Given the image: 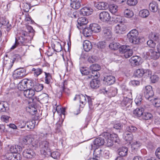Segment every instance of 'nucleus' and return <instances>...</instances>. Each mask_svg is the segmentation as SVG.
<instances>
[{
    "label": "nucleus",
    "instance_id": "nucleus-43",
    "mask_svg": "<svg viewBox=\"0 0 160 160\" xmlns=\"http://www.w3.org/2000/svg\"><path fill=\"white\" fill-rule=\"evenodd\" d=\"M45 77V83L47 84H50L51 82L52 79L51 75L49 73L44 72Z\"/></svg>",
    "mask_w": 160,
    "mask_h": 160
},
{
    "label": "nucleus",
    "instance_id": "nucleus-64",
    "mask_svg": "<svg viewBox=\"0 0 160 160\" xmlns=\"http://www.w3.org/2000/svg\"><path fill=\"white\" fill-rule=\"evenodd\" d=\"M23 11L26 12H28L29 11V9L31 8V6L29 4L27 3L23 4Z\"/></svg>",
    "mask_w": 160,
    "mask_h": 160
},
{
    "label": "nucleus",
    "instance_id": "nucleus-53",
    "mask_svg": "<svg viewBox=\"0 0 160 160\" xmlns=\"http://www.w3.org/2000/svg\"><path fill=\"white\" fill-rule=\"evenodd\" d=\"M35 125V121L34 120L30 121L27 123V127L30 129H32L34 128Z\"/></svg>",
    "mask_w": 160,
    "mask_h": 160
},
{
    "label": "nucleus",
    "instance_id": "nucleus-45",
    "mask_svg": "<svg viewBox=\"0 0 160 160\" xmlns=\"http://www.w3.org/2000/svg\"><path fill=\"white\" fill-rule=\"evenodd\" d=\"M124 13L125 16L127 18H131L133 16V12L128 9L124 10Z\"/></svg>",
    "mask_w": 160,
    "mask_h": 160
},
{
    "label": "nucleus",
    "instance_id": "nucleus-18",
    "mask_svg": "<svg viewBox=\"0 0 160 160\" xmlns=\"http://www.w3.org/2000/svg\"><path fill=\"white\" fill-rule=\"evenodd\" d=\"M103 33L104 37L107 39H111L112 37V32L110 29L107 28L103 30Z\"/></svg>",
    "mask_w": 160,
    "mask_h": 160
},
{
    "label": "nucleus",
    "instance_id": "nucleus-12",
    "mask_svg": "<svg viewBox=\"0 0 160 160\" xmlns=\"http://www.w3.org/2000/svg\"><path fill=\"white\" fill-rule=\"evenodd\" d=\"M93 142V144L92 145V148L93 147L97 148L103 145L104 143L105 140L103 138L98 137L95 139Z\"/></svg>",
    "mask_w": 160,
    "mask_h": 160
},
{
    "label": "nucleus",
    "instance_id": "nucleus-19",
    "mask_svg": "<svg viewBox=\"0 0 160 160\" xmlns=\"http://www.w3.org/2000/svg\"><path fill=\"white\" fill-rule=\"evenodd\" d=\"M121 104L123 107H126V108L131 107V100L128 98L124 97L122 101Z\"/></svg>",
    "mask_w": 160,
    "mask_h": 160
},
{
    "label": "nucleus",
    "instance_id": "nucleus-2",
    "mask_svg": "<svg viewBox=\"0 0 160 160\" xmlns=\"http://www.w3.org/2000/svg\"><path fill=\"white\" fill-rule=\"evenodd\" d=\"M67 81L66 80L61 83H60L59 87L57 90V95L58 97L60 98L61 97L63 92H64L67 94L70 93L69 90L67 87Z\"/></svg>",
    "mask_w": 160,
    "mask_h": 160
},
{
    "label": "nucleus",
    "instance_id": "nucleus-4",
    "mask_svg": "<svg viewBox=\"0 0 160 160\" xmlns=\"http://www.w3.org/2000/svg\"><path fill=\"white\" fill-rule=\"evenodd\" d=\"M34 139L33 137V136L32 135H29L25 136L23 137L22 139V142L25 144H29L31 143L32 145L35 148L38 146V142L37 141H35L34 142Z\"/></svg>",
    "mask_w": 160,
    "mask_h": 160
},
{
    "label": "nucleus",
    "instance_id": "nucleus-5",
    "mask_svg": "<svg viewBox=\"0 0 160 160\" xmlns=\"http://www.w3.org/2000/svg\"><path fill=\"white\" fill-rule=\"evenodd\" d=\"M39 147L41 153L44 155H46L48 152H50L49 143L47 141L41 142L40 143Z\"/></svg>",
    "mask_w": 160,
    "mask_h": 160
},
{
    "label": "nucleus",
    "instance_id": "nucleus-16",
    "mask_svg": "<svg viewBox=\"0 0 160 160\" xmlns=\"http://www.w3.org/2000/svg\"><path fill=\"white\" fill-rule=\"evenodd\" d=\"M90 28L92 30V32L97 33L99 32L101 30V27L99 25L96 23H92L89 25Z\"/></svg>",
    "mask_w": 160,
    "mask_h": 160
},
{
    "label": "nucleus",
    "instance_id": "nucleus-8",
    "mask_svg": "<svg viewBox=\"0 0 160 160\" xmlns=\"http://www.w3.org/2000/svg\"><path fill=\"white\" fill-rule=\"evenodd\" d=\"M144 94L145 98L148 100L151 101V99L154 95L152 87L150 85L146 86L144 90Z\"/></svg>",
    "mask_w": 160,
    "mask_h": 160
},
{
    "label": "nucleus",
    "instance_id": "nucleus-14",
    "mask_svg": "<svg viewBox=\"0 0 160 160\" xmlns=\"http://www.w3.org/2000/svg\"><path fill=\"white\" fill-rule=\"evenodd\" d=\"M93 9L90 7H85L82 8L80 11V13L83 16L89 15L91 14Z\"/></svg>",
    "mask_w": 160,
    "mask_h": 160
},
{
    "label": "nucleus",
    "instance_id": "nucleus-25",
    "mask_svg": "<svg viewBox=\"0 0 160 160\" xmlns=\"http://www.w3.org/2000/svg\"><path fill=\"white\" fill-rule=\"evenodd\" d=\"M144 111L142 108H137L133 111V114L135 116L140 117L142 115Z\"/></svg>",
    "mask_w": 160,
    "mask_h": 160
},
{
    "label": "nucleus",
    "instance_id": "nucleus-48",
    "mask_svg": "<svg viewBox=\"0 0 160 160\" xmlns=\"http://www.w3.org/2000/svg\"><path fill=\"white\" fill-rule=\"evenodd\" d=\"M86 96H85L82 94H80L79 98V101L80 103L82 104V105L84 106L87 103Z\"/></svg>",
    "mask_w": 160,
    "mask_h": 160
},
{
    "label": "nucleus",
    "instance_id": "nucleus-46",
    "mask_svg": "<svg viewBox=\"0 0 160 160\" xmlns=\"http://www.w3.org/2000/svg\"><path fill=\"white\" fill-rule=\"evenodd\" d=\"M102 151L101 149L96 148L95 149L93 152V156L95 158H99L101 154Z\"/></svg>",
    "mask_w": 160,
    "mask_h": 160
},
{
    "label": "nucleus",
    "instance_id": "nucleus-33",
    "mask_svg": "<svg viewBox=\"0 0 160 160\" xmlns=\"http://www.w3.org/2000/svg\"><path fill=\"white\" fill-rule=\"evenodd\" d=\"M3 157V158L5 159V160H17L16 158V156L11 152L6 153Z\"/></svg>",
    "mask_w": 160,
    "mask_h": 160
},
{
    "label": "nucleus",
    "instance_id": "nucleus-29",
    "mask_svg": "<svg viewBox=\"0 0 160 160\" xmlns=\"http://www.w3.org/2000/svg\"><path fill=\"white\" fill-rule=\"evenodd\" d=\"M83 49L86 52L89 51L92 48L91 42L88 40H85L83 43Z\"/></svg>",
    "mask_w": 160,
    "mask_h": 160
},
{
    "label": "nucleus",
    "instance_id": "nucleus-34",
    "mask_svg": "<svg viewBox=\"0 0 160 160\" xmlns=\"http://www.w3.org/2000/svg\"><path fill=\"white\" fill-rule=\"evenodd\" d=\"M140 58L138 56H134L132 57L129 60V61L132 64L137 66L139 64Z\"/></svg>",
    "mask_w": 160,
    "mask_h": 160
},
{
    "label": "nucleus",
    "instance_id": "nucleus-58",
    "mask_svg": "<svg viewBox=\"0 0 160 160\" xmlns=\"http://www.w3.org/2000/svg\"><path fill=\"white\" fill-rule=\"evenodd\" d=\"M130 48L129 46L123 45L121 47L120 46L119 51L120 52L124 53L126 51H127V50H128Z\"/></svg>",
    "mask_w": 160,
    "mask_h": 160
},
{
    "label": "nucleus",
    "instance_id": "nucleus-23",
    "mask_svg": "<svg viewBox=\"0 0 160 160\" xmlns=\"http://www.w3.org/2000/svg\"><path fill=\"white\" fill-rule=\"evenodd\" d=\"M115 31L117 33H122L126 29V26L123 24H118L115 27Z\"/></svg>",
    "mask_w": 160,
    "mask_h": 160
},
{
    "label": "nucleus",
    "instance_id": "nucleus-55",
    "mask_svg": "<svg viewBox=\"0 0 160 160\" xmlns=\"http://www.w3.org/2000/svg\"><path fill=\"white\" fill-rule=\"evenodd\" d=\"M152 53L151 55V59H152L154 60L157 59L159 58L160 56L159 53H157V52L154 51L152 49Z\"/></svg>",
    "mask_w": 160,
    "mask_h": 160
},
{
    "label": "nucleus",
    "instance_id": "nucleus-32",
    "mask_svg": "<svg viewBox=\"0 0 160 160\" xmlns=\"http://www.w3.org/2000/svg\"><path fill=\"white\" fill-rule=\"evenodd\" d=\"M149 8L152 12H156L158 11V4L154 2L150 3L149 5Z\"/></svg>",
    "mask_w": 160,
    "mask_h": 160
},
{
    "label": "nucleus",
    "instance_id": "nucleus-3",
    "mask_svg": "<svg viewBox=\"0 0 160 160\" xmlns=\"http://www.w3.org/2000/svg\"><path fill=\"white\" fill-rule=\"evenodd\" d=\"M20 35L21 36L18 39V42H20L21 45H27L26 44L30 42V38L28 36V32L25 31H22L20 33Z\"/></svg>",
    "mask_w": 160,
    "mask_h": 160
},
{
    "label": "nucleus",
    "instance_id": "nucleus-30",
    "mask_svg": "<svg viewBox=\"0 0 160 160\" xmlns=\"http://www.w3.org/2000/svg\"><path fill=\"white\" fill-rule=\"evenodd\" d=\"M128 148L126 147H122L118 150L119 155L122 157L126 156L128 154Z\"/></svg>",
    "mask_w": 160,
    "mask_h": 160
},
{
    "label": "nucleus",
    "instance_id": "nucleus-31",
    "mask_svg": "<svg viewBox=\"0 0 160 160\" xmlns=\"http://www.w3.org/2000/svg\"><path fill=\"white\" fill-rule=\"evenodd\" d=\"M8 109L7 102L3 101L0 102V112H6Z\"/></svg>",
    "mask_w": 160,
    "mask_h": 160
},
{
    "label": "nucleus",
    "instance_id": "nucleus-50",
    "mask_svg": "<svg viewBox=\"0 0 160 160\" xmlns=\"http://www.w3.org/2000/svg\"><path fill=\"white\" fill-rule=\"evenodd\" d=\"M118 8L117 6L116 5H111L109 7V10L112 14H115L118 11Z\"/></svg>",
    "mask_w": 160,
    "mask_h": 160
},
{
    "label": "nucleus",
    "instance_id": "nucleus-7",
    "mask_svg": "<svg viewBox=\"0 0 160 160\" xmlns=\"http://www.w3.org/2000/svg\"><path fill=\"white\" fill-rule=\"evenodd\" d=\"M101 91L104 94H107L110 97L114 96L117 93L116 89L112 87L110 88H103L101 89Z\"/></svg>",
    "mask_w": 160,
    "mask_h": 160
},
{
    "label": "nucleus",
    "instance_id": "nucleus-42",
    "mask_svg": "<svg viewBox=\"0 0 160 160\" xmlns=\"http://www.w3.org/2000/svg\"><path fill=\"white\" fill-rule=\"evenodd\" d=\"M1 22L2 23L3 25L5 26L6 28H7V31H9L11 28V25L9 23V22L8 19L5 18Z\"/></svg>",
    "mask_w": 160,
    "mask_h": 160
},
{
    "label": "nucleus",
    "instance_id": "nucleus-38",
    "mask_svg": "<svg viewBox=\"0 0 160 160\" xmlns=\"http://www.w3.org/2000/svg\"><path fill=\"white\" fill-rule=\"evenodd\" d=\"M71 7L75 9H77L80 8L81 6V2L71 1Z\"/></svg>",
    "mask_w": 160,
    "mask_h": 160
},
{
    "label": "nucleus",
    "instance_id": "nucleus-63",
    "mask_svg": "<svg viewBox=\"0 0 160 160\" xmlns=\"http://www.w3.org/2000/svg\"><path fill=\"white\" fill-rule=\"evenodd\" d=\"M25 80L27 81V83H26L27 86V88H31L33 86V83L32 81L28 79H25Z\"/></svg>",
    "mask_w": 160,
    "mask_h": 160
},
{
    "label": "nucleus",
    "instance_id": "nucleus-6",
    "mask_svg": "<svg viewBox=\"0 0 160 160\" xmlns=\"http://www.w3.org/2000/svg\"><path fill=\"white\" fill-rule=\"evenodd\" d=\"M26 72L24 68H18L14 71L12 76L15 79H20L25 76Z\"/></svg>",
    "mask_w": 160,
    "mask_h": 160
},
{
    "label": "nucleus",
    "instance_id": "nucleus-39",
    "mask_svg": "<svg viewBox=\"0 0 160 160\" xmlns=\"http://www.w3.org/2000/svg\"><path fill=\"white\" fill-rule=\"evenodd\" d=\"M92 31L90 28V27L89 28H85L83 30V34L86 37H89L91 35Z\"/></svg>",
    "mask_w": 160,
    "mask_h": 160
},
{
    "label": "nucleus",
    "instance_id": "nucleus-56",
    "mask_svg": "<svg viewBox=\"0 0 160 160\" xmlns=\"http://www.w3.org/2000/svg\"><path fill=\"white\" fill-rule=\"evenodd\" d=\"M43 88V86L42 84L38 83L35 85L34 89L36 92H38L42 90Z\"/></svg>",
    "mask_w": 160,
    "mask_h": 160
},
{
    "label": "nucleus",
    "instance_id": "nucleus-51",
    "mask_svg": "<svg viewBox=\"0 0 160 160\" xmlns=\"http://www.w3.org/2000/svg\"><path fill=\"white\" fill-rule=\"evenodd\" d=\"M152 117V114L149 112H145L142 115V118L145 120L151 119Z\"/></svg>",
    "mask_w": 160,
    "mask_h": 160
},
{
    "label": "nucleus",
    "instance_id": "nucleus-17",
    "mask_svg": "<svg viewBox=\"0 0 160 160\" xmlns=\"http://www.w3.org/2000/svg\"><path fill=\"white\" fill-rule=\"evenodd\" d=\"M23 93L24 96L26 98H30L34 96L35 92L33 89L30 88L24 90Z\"/></svg>",
    "mask_w": 160,
    "mask_h": 160
},
{
    "label": "nucleus",
    "instance_id": "nucleus-27",
    "mask_svg": "<svg viewBox=\"0 0 160 160\" xmlns=\"http://www.w3.org/2000/svg\"><path fill=\"white\" fill-rule=\"evenodd\" d=\"M27 81L25 79L22 80L18 84V89L21 91H24V89L27 88V86L26 84Z\"/></svg>",
    "mask_w": 160,
    "mask_h": 160
},
{
    "label": "nucleus",
    "instance_id": "nucleus-35",
    "mask_svg": "<svg viewBox=\"0 0 160 160\" xmlns=\"http://www.w3.org/2000/svg\"><path fill=\"white\" fill-rule=\"evenodd\" d=\"M149 15V12L147 9H144L141 10L139 12L140 17L142 18H147Z\"/></svg>",
    "mask_w": 160,
    "mask_h": 160
},
{
    "label": "nucleus",
    "instance_id": "nucleus-28",
    "mask_svg": "<svg viewBox=\"0 0 160 160\" xmlns=\"http://www.w3.org/2000/svg\"><path fill=\"white\" fill-rule=\"evenodd\" d=\"M124 139L129 143L133 138V135L132 133H128L127 132H125L123 134Z\"/></svg>",
    "mask_w": 160,
    "mask_h": 160
},
{
    "label": "nucleus",
    "instance_id": "nucleus-20",
    "mask_svg": "<svg viewBox=\"0 0 160 160\" xmlns=\"http://www.w3.org/2000/svg\"><path fill=\"white\" fill-rule=\"evenodd\" d=\"M103 135H104L105 137H108L110 139H112V141L114 140L116 142H118V135L115 133H110L107 132H104L103 133Z\"/></svg>",
    "mask_w": 160,
    "mask_h": 160
},
{
    "label": "nucleus",
    "instance_id": "nucleus-24",
    "mask_svg": "<svg viewBox=\"0 0 160 160\" xmlns=\"http://www.w3.org/2000/svg\"><path fill=\"white\" fill-rule=\"evenodd\" d=\"M13 63V61H12V59L6 60L4 62L3 69L7 70L10 69L12 67Z\"/></svg>",
    "mask_w": 160,
    "mask_h": 160
},
{
    "label": "nucleus",
    "instance_id": "nucleus-9",
    "mask_svg": "<svg viewBox=\"0 0 160 160\" xmlns=\"http://www.w3.org/2000/svg\"><path fill=\"white\" fill-rule=\"evenodd\" d=\"M48 95L46 93H43L38 97H35L32 99L33 101H37L41 103H46L48 102Z\"/></svg>",
    "mask_w": 160,
    "mask_h": 160
},
{
    "label": "nucleus",
    "instance_id": "nucleus-44",
    "mask_svg": "<svg viewBox=\"0 0 160 160\" xmlns=\"http://www.w3.org/2000/svg\"><path fill=\"white\" fill-rule=\"evenodd\" d=\"M109 47L112 50H116L120 48V44L118 42H113L109 44Z\"/></svg>",
    "mask_w": 160,
    "mask_h": 160
},
{
    "label": "nucleus",
    "instance_id": "nucleus-1",
    "mask_svg": "<svg viewBox=\"0 0 160 160\" xmlns=\"http://www.w3.org/2000/svg\"><path fill=\"white\" fill-rule=\"evenodd\" d=\"M127 36L129 41L133 44H138L141 39L138 37V31L136 29H132L130 31Z\"/></svg>",
    "mask_w": 160,
    "mask_h": 160
},
{
    "label": "nucleus",
    "instance_id": "nucleus-36",
    "mask_svg": "<svg viewBox=\"0 0 160 160\" xmlns=\"http://www.w3.org/2000/svg\"><path fill=\"white\" fill-rule=\"evenodd\" d=\"M31 71L32 72H33V73L34 74V76L36 77H37L42 72V69L38 68H33L32 69Z\"/></svg>",
    "mask_w": 160,
    "mask_h": 160
},
{
    "label": "nucleus",
    "instance_id": "nucleus-47",
    "mask_svg": "<svg viewBox=\"0 0 160 160\" xmlns=\"http://www.w3.org/2000/svg\"><path fill=\"white\" fill-rule=\"evenodd\" d=\"M105 138L106 139L104 142L105 145L108 147L112 146L113 145V141L108 137H105Z\"/></svg>",
    "mask_w": 160,
    "mask_h": 160
},
{
    "label": "nucleus",
    "instance_id": "nucleus-52",
    "mask_svg": "<svg viewBox=\"0 0 160 160\" xmlns=\"http://www.w3.org/2000/svg\"><path fill=\"white\" fill-rule=\"evenodd\" d=\"M97 46L98 49H102L106 47V43L104 41L100 42L98 43Z\"/></svg>",
    "mask_w": 160,
    "mask_h": 160
},
{
    "label": "nucleus",
    "instance_id": "nucleus-54",
    "mask_svg": "<svg viewBox=\"0 0 160 160\" xmlns=\"http://www.w3.org/2000/svg\"><path fill=\"white\" fill-rule=\"evenodd\" d=\"M133 53L132 50L130 48L124 53V56L126 58H128L132 56Z\"/></svg>",
    "mask_w": 160,
    "mask_h": 160
},
{
    "label": "nucleus",
    "instance_id": "nucleus-15",
    "mask_svg": "<svg viewBox=\"0 0 160 160\" xmlns=\"http://www.w3.org/2000/svg\"><path fill=\"white\" fill-rule=\"evenodd\" d=\"M104 81L105 84L108 85H110L113 84L115 81V79L114 77L112 76H107L104 78Z\"/></svg>",
    "mask_w": 160,
    "mask_h": 160
},
{
    "label": "nucleus",
    "instance_id": "nucleus-61",
    "mask_svg": "<svg viewBox=\"0 0 160 160\" xmlns=\"http://www.w3.org/2000/svg\"><path fill=\"white\" fill-rule=\"evenodd\" d=\"M51 156L53 158L58 159L60 157V154L58 152H53L51 153Z\"/></svg>",
    "mask_w": 160,
    "mask_h": 160
},
{
    "label": "nucleus",
    "instance_id": "nucleus-13",
    "mask_svg": "<svg viewBox=\"0 0 160 160\" xmlns=\"http://www.w3.org/2000/svg\"><path fill=\"white\" fill-rule=\"evenodd\" d=\"M88 22V20L85 17H82L79 18L77 20V27L79 29H81L82 26L87 24Z\"/></svg>",
    "mask_w": 160,
    "mask_h": 160
},
{
    "label": "nucleus",
    "instance_id": "nucleus-22",
    "mask_svg": "<svg viewBox=\"0 0 160 160\" xmlns=\"http://www.w3.org/2000/svg\"><path fill=\"white\" fill-rule=\"evenodd\" d=\"M96 7L99 10H106L108 8V4L106 2H100L96 5Z\"/></svg>",
    "mask_w": 160,
    "mask_h": 160
},
{
    "label": "nucleus",
    "instance_id": "nucleus-21",
    "mask_svg": "<svg viewBox=\"0 0 160 160\" xmlns=\"http://www.w3.org/2000/svg\"><path fill=\"white\" fill-rule=\"evenodd\" d=\"M22 150V147L19 145H13L11 147L9 150L11 152L13 153H20Z\"/></svg>",
    "mask_w": 160,
    "mask_h": 160
},
{
    "label": "nucleus",
    "instance_id": "nucleus-41",
    "mask_svg": "<svg viewBox=\"0 0 160 160\" xmlns=\"http://www.w3.org/2000/svg\"><path fill=\"white\" fill-rule=\"evenodd\" d=\"M52 47L54 51L57 52L61 51L62 50L61 45L58 42H56L54 44L53 46H52Z\"/></svg>",
    "mask_w": 160,
    "mask_h": 160
},
{
    "label": "nucleus",
    "instance_id": "nucleus-57",
    "mask_svg": "<svg viewBox=\"0 0 160 160\" xmlns=\"http://www.w3.org/2000/svg\"><path fill=\"white\" fill-rule=\"evenodd\" d=\"M86 96L88 100V103L89 108L91 109H92L93 107L92 100H93V98H92L90 97L87 95H86Z\"/></svg>",
    "mask_w": 160,
    "mask_h": 160
},
{
    "label": "nucleus",
    "instance_id": "nucleus-59",
    "mask_svg": "<svg viewBox=\"0 0 160 160\" xmlns=\"http://www.w3.org/2000/svg\"><path fill=\"white\" fill-rule=\"evenodd\" d=\"M131 146V147L132 149L136 150L138 148L141 146V144L139 142L136 141L133 142Z\"/></svg>",
    "mask_w": 160,
    "mask_h": 160
},
{
    "label": "nucleus",
    "instance_id": "nucleus-40",
    "mask_svg": "<svg viewBox=\"0 0 160 160\" xmlns=\"http://www.w3.org/2000/svg\"><path fill=\"white\" fill-rule=\"evenodd\" d=\"M126 129L128 132L131 133L136 132L138 130L137 127L132 125L127 126L126 128Z\"/></svg>",
    "mask_w": 160,
    "mask_h": 160
},
{
    "label": "nucleus",
    "instance_id": "nucleus-62",
    "mask_svg": "<svg viewBox=\"0 0 160 160\" xmlns=\"http://www.w3.org/2000/svg\"><path fill=\"white\" fill-rule=\"evenodd\" d=\"M147 45L150 48H155L156 43L152 39H150L147 42Z\"/></svg>",
    "mask_w": 160,
    "mask_h": 160
},
{
    "label": "nucleus",
    "instance_id": "nucleus-49",
    "mask_svg": "<svg viewBox=\"0 0 160 160\" xmlns=\"http://www.w3.org/2000/svg\"><path fill=\"white\" fill-rule=\"evenodd\" d=\"M91 71H98L101 69L100 66L97 64H92L90 67Z\"/></svg>",
    "mask_w": 160,
    "mask_h": 160
},
{
    "label": "nucleus",
    "instance_id": "nucleus-10",
    "mask_svg": "<svg viewBox=\"0 0 160 160\" xmlns=\"http://www.w3.org/2000/svg\"><path fill=\"white\" fill-rule=\"evenodd\" d=\"M35 155V153L33 149L28 148L23 152V156L27 158H32Z\"/></svg>",
    "mask_w": 160,
    "mask_h": 160
},
{
    "label": "nucleus",
    "instance_id": "nucleus-37",
    "mask_svg": "<svg viewBox=\"0 0 160 160\" xmlns=\"http://www.w3.org/2000/svg\"><path fill=\"white\" fill-rule=\"evenodd\" d=\"M144 73V71L143 69L139 68L135 71L134 74L136 77H141L143 76Z\"/></svg>",
    "mask_w": 160,
    "mask_h": 160
},
{
    "label": "nucleus",
    "instance_id": "nucleus-26",
    "mask_svg": "<svg viewBox=\"0 0 160 160\" xmlns=\"http://www.w3.org/2000/svg\"><path fill=\"white\" fill-rule=\"evenodd\" d=\"M100 84V81L96 79H92L90 82V85L92 88L96 89L99 87Z\"/></svg>",
    "mask_w": 160,
    "mask_h": 160
},
{
    "label": "nucleus",
    "instance_id": "nucleus-60",
    "mask_svg": "<svg viewBox=\"0 0 160 160\" xmlns=\"http://www.w3.org/2000/svg\"><path fill=\"white\" fill-rule=\"evenodd\" d=\"M61 111V113L63 114H64V113L65 112V110L64 109H63L62 110H61V106H56V108H54L53 109V114H54L56 111L57 112L59 113L60 111Z\"/></svg>",
    "mask_w": 160,
    "mask_h": 160
},
{
    "label": "nucleus",
    "instance_id": "nucleus-11",
    "mask_svg": "<svg viewBox=\"0 0 160 160\" xmlns=\"http://www.w3.org/2000/svg\"><path fill=\"white\" fill-rule=\"evenodd\" d=\"M99 17L100 19L104 22L109 21L111 18L109 13L106 11H103L100 12L99 13Z\"/></svg>",
    "mask_w": 160,
    "mask_h": 160
}]
</instances>
